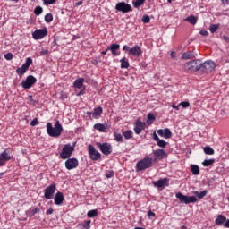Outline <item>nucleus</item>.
<instances>
[{"label": "nucleus", "mask_w": 229, "mask_h": 229, "mask_svg": "<svg viewBox=\"0 0 229 229\" xmlns=\"http://www.w3.org/2000/svg\"><path fill=\"white\" fill-rule=\"evenodd\" d=\"M120 64H121V69H128V67H130V62H128V59H126V57H123L120 60Z\"/></svg>", "instance_id": "29"}, {"label": "nucleus", "mask_w": 229, "mask_h": 229, "mask_svg": "<svg viewBox=\"0 0 229 229\" xmlns=\"http://www.w3.org/2000/svg\"><path fill=\"white\" fill-rule=\"evenodd\" d=\"M64 165L68 171H71L72 169H76V167H78V165H80V162L78 161V158H76V157H72V158L69 157L65 161Z\"/></svg>", "instance_id": "12"}, {"label": "nucleus", "mask_w": 229, "mask_h": 229, "mask_svg": "<svg viewBox=\"0 0 229 229\" xmlns=\"http://www.w3.org/2000/svg\"><path fill=\"white\" fill-rule=\"evenodd\" d=\"M151 19L149 18V15H143L142 17V22H144V24H149Z\"/></svg>", "instance_id": "44"}, {"label": "nucleus", "mask_w": 229, "mask_h": 229, "mask_svg": "<svg viewBox=\"0 0 229 229\" xmlns=\"http://www.w3.org/2000/svg\"><path fill=\"white\" fill-rule=\"evenodd\" d=\"M157 145L158 146V148H165L167 147V142H165V140H164L159 139L157 140Z\"/></svg>", "instance_id": "37"}, {"label": "nucleus", "mask_w": 229, "mask_h": 229, "mask_svg": "<svg viewBox=\"0 0 229 229\" xmlns=\"http://www.w3.org/2000/svg\"><path fill=\"white\" fill-rule=\"evenodd\" d=\"M148 219H153V217H155V213H153V211L149 210L148 212Z\"/></svg>", "instance_id": "51"}, {"label": "nucleus", "mask_w": 229, "mask_h": 229, "mask_svg": "<svg viewBox=\"0 0 229 229\" xmlns=\"http://www.w3.org/2000/svg\"><path fill=\"white\" fill-rule=\"evenodd\" d=\"M160 138L158 137V135L157 134V131L153 132V140H155V142H157V140H159Z\"/></svg>", "instance_id": "52"}, {"label": "nucleus", "mask_w": 229, "mask_h": 229, "mask_svg": "<svg viewBox=\"0 0 229 229\" xmlns=\"http://www.w3.org/2000/svg\"><path fill=\"white\" fill-rule=\"evenodd\" d=\"M144 3H146V0L132 1V4H133L134 8H140V6H142V4H144Z\"/></svg>", "instance_id": "34"}, {"label": "nucleus", "mask_w": 229, "mask_h": 229, "mask_svg": "<svg viewBox=\"0 0 229 229\" xmlns=\"http://www.w3.org/2000/svg\"><path fill=\"white\" fill-rule=\"evenodd\" d=\"M191 171L192 174H194L195 176H198V174H199V166L198 165H191Z\"/></svg>", "instance_id": "31"}, {"label": "nucleus", "mask_w": 229, "mask_h": 229, "mask_svg": "<svg viewBox=\"0 0 229 229\" xmlns=\"http://www.w3.org/2000/svg\"><path fill=\"white\" fill-rule=\"evenodd\" d=\"M72 153H74V146L65 144L60 153V158H62V160H67V158H71V157H72Z\"/></svg>", "instance_id": "5"}, {"label": "nucleus", "mask_w": 229, "mask_h": 229, "mask_svg": "<svg viewBox=\"0 0 229 229\" xmlns=\"http://www.w3.org/2000/svg\"><path fill=\"white\" fill-rule=\"evenodd\" d=\"M172 107L174 108V110H180V105H173Z\"/></svg>", "instance_id": "60"}, {"label": "nucleus", "mask_w": 229, "mask_h": 229, "mask_svg": "<svg viewBox=\"0 0 229 229\" xmlns=\"http://www.w3.org/2000/svg\"><path fill=\"white\" fill-rule=\"evenodd\" d=\"M179 106H182V108H189V106H191V103H189V101L181 102Z\"/></svg>", "instance_id": "45"}, {"label": "nucleus", "mask_w": 229, "mask_h": 229, "mask_svg": "<svg viewBox=\"0 0 229 229\" xmlns=\"http://www.w3.org/2000/svg\"><path fill=\"white\" fill-rule=\"evenodd\" d=\"M216 30H219V24H211L209 26L210 33H216Z\"/></svg>", "instance_id": "39"}, {"label": "nucleus", "mask_w": 229, "mask_h": 229, "mask_svg": "<svg viewBox=\"0 0 229 229\" xmlns=\"http://www.w3.org/2000/svg\"><path fill=\"white\" fill-rule=\"evenodd\" d=\"M31 64H33V59H31V57H28L21 67H18L16 69V74H18V76H24V74H26V71L30 69V65H31Z\"/></svg>", "instance_id": "8"}, {"label": "nucleus", "mask_w": 229, "mask_h": 229, "mask_svg": "<svg viewBox=\"0 0 229 229\" xmlns=\"http://www.w3.org/2000/svg\"><path fill=\"white\" fill-rule=\"evenodd\" d=\"M6 165V161L3 160L1 157H0V167H3Z\"/></svg>", "instance_id": "55"}, {"label": "nucleus", "mask_w": 229, "mask_h": 229, "mask_svg": "<svg viewBox=\"0 0 229 229\" xmlns=\"http://www.w3.org/2000/svg\"><path fill=\"white\" fill-rule=\"evenodd\" d=\"M1 176H4V172L0 173V178Z\"/></svg>", "instance_id": "64"}, {"label": "nucleus", "mask_w": 229, "mask_h": 229, "mask_svg": "<svg viewBox=\"0 0 229 229\" xmlns=\"http://www.w3.org/2000/svg\"><path fill=\"white\" fill-rule=\"evenodd\" d=\"M114 137L116 142H123V135L121 133H114Z\"/></svg>", "instance_id": "40"}, {"label": "nucleus", "mask_w": 229, "mask_h": 229, "mask_svg": "<svg viewBox=\"0 0 229 229\" xmlns=\"http://www.w3.org/2000/svg\"><path fill=\"white\" fill-rule=\"evenodd\" d=\"M214 162H216V159H205L202 162V165H204V167H209V165H212Z\"/></svg>", "instance_id": "35"}, {"label": "nucleus", "mask_w": 229, "mask_h": 229, "mask_svg": "<svg viewBox=\"0 0 229 229\" xmlns=\"http://www.w3.org/2000/svg\"><path fill=\"white\" fill-rule=\"evenodd\" d=\"M153 158L144 157L136 164V169L137 171H146V169L153 167Z\"/></svg>", "instance_id": "3"}, {"label": "nucleus", "mask_w": 229, "mask_h": 229, "mask_svg": "<svg viewBox=\"0 0 229 229\" xmlns=\"http://www.w3.org/2000/svg\"><path fill=\"white\" fill-rule=\"evenodd\" d=\"M198 54L194 51H188L182 54V60H192V58H196Z\"/></svg>", "instance_id": "23"}, {"label": "nucleus", "mask_w": 229, "mask_h": 229, "mask_svg": "<svg viewBox=\"0 0 229 229\" xmlns=\"http://www.w3.org/2000/svg\"><path fill=\"white\" fill-rule=\"evenodd\" d=\"M106 178H114V170L107 171L106 174Z\"/></svg>", "instance_id": "47"}, {"label": "nucleus", "mask_w": 229, "mask_h": 229, "mask_svg": "<svg viewBox=\"0 0 229 229\" xmlns=\"http://www.w3.org/2000/svg\"><path fill=\"white\" fill-rule=\"evenodd\" d=\"M152 153L154 155L153 162H157V160H164V157H167V153H165V150L160 148L153 150Z\"/></svg>", "instance_id": "17"}, {"label": "nucleus", "mask_w": 229, "mask_h": 229, "mask_svg": "<svg viewBox=\"0 0 229 229\" xmlns=\"http://www.w3.org/2000/svg\"><path fill=\"white\" fill-rule=\"evenodd\" d=\"M154 187L161 189V187H169V178L165 177L153 182Z\"/></svg>", "instance_id": "18"}, {"label": "nucleus", "mask_w": 229, "mask_h": 229, "mask_svg": "<svg viewBox=\"0 0 229 229\" xmlns=\"http://www.w3.org/2000/svg\"><path fill=\"white\" fill-rule=\"evenodd\" d=\"M200 64L201 60L195 59L190 62H187L184 64V71L187 72H198V71H200Z\"/></svg>", "instance_id": "2"}, {"label": "nucleus", "mask_w": 229, "mask_h": 229, "mask_svg": "<svg viewBox=\"0 0 229 229\" xmlns=\"http://www.w3.org/2000/svg\"><path fill=\"white\" fill-rule=\"evenodd\" d=\"M35 83H37V78H35L33 75L27 76L26 80H23L21 83V86L22 89H31Z\"/></svg>", "instance_id": "9"}, {"label": "nucleus", "mask_w": 229, "mask_h": 229, "mask_svg": "<svg viewBox=\"0 0 229 229\" xmlns=\"http://www.w3.org/2000/svg\"><path fill=\"white\" fill-rule=\"evenodd\" d=\"M123 51L128 53V55H132L133 56H137V58L142 56V48L139 45H135L133 47H130L127 45L123 47Z\"/></svg>", "instance_id": "6"}, {"label": "nucleus", "mask_w": 229, "mask_h": 229, "mask_svg": "<svg viewBox=\"0 0 229 229\" xmlns=\"http://www.w3.org/2000/svg\"><path fill=\"white\" fill-rule=\"evenodd\" d=\"M88 151L91 160H101V153L96 150V148H94L92 145L88 146Z\"/></svg>", "instance_id": "15"}, {"label": "nucleus", "mask_w": 229, "mask_h": 229, "mask_svg": "<svg viewBox=\"0 0 229 229\" xmlns=\"http://www.w3.org/2000/svg\"><path fill=\"white\" fill-rule=\"evenodd\" d=\"M90 223H92V221L90 220H87L84 222V225H83V228L85 229H90Z\"/></svg>", "instance_id": "46"}, {"label": "nucleus", "mask_w": 229, "mask_h": 229, "mask_svg": "<svg viewBox=\"0 0 229 229\" xmlns=\"http://www.w3.org/2000/svg\"><path fill=\"white\" fill-rule=\"evenodd\" d=\"M64 193L62 191H58L54 198L55 205H62L64 203Z\"/></svg>", "instance_id": "24"}, {"label": "nucleus", "mask_w": 229, "mask_h": 229, "mask_svg": "<svg viewBox=\"0 0 229 229\" xmlns=\"http://www.w3.org/2000/svg\"><path fill=\"white\" fill-rule=\"evenodd\" d=\"M62 131H64V127L62 126V123H60V121L57 120L55 123L54 127L53 123H47V133L49 137H60V135H62Z\"/></svg>", "instance_id": "1"}, {"label": "nucleus", "mask_w": 229, "mask_h": 229, "mask_svg": "<svg viewBox=\"0 0 229 229\" xmlns=\"http://www.w3.org/2000/svg\"><path fill=\"white\" fill-rule=\"evenodd\" d=\"M37 124H38V118H34V119L30 122V126H37Z\"/></svg>", "instance_id": "49"}, {"label": "nucleus", "mask_w": 229, "mask_h": 229, "mask_svg": "<svg viewBox=\"0 0 229 229\" xmlns=\"http://www.w3.org/2000/svg\"><path fill=\"white\" fill-rule=\"evenodd\" d=\"M217 226H223L224 228H229V219H226V216L224 215H218L215 220Z\"/></svg>", "instance_id": "16"}, {"label": "nucleus", "mask_w": 229, "mask_h": 229, "mask_svg": "<svg viewBox=\"0 0 229 229\" xmlns=\"http://www.w3.org/2000/svg\"><path fill=\"white\" fill-rule=\"evenodd\" d=\"M84 81H85V79L79 78V79L75 80V81L73 82V87L75 89H82Z\"/></svg>", "instance_id": "27"}, {"label": "nucleus", "mask_w": 229, "mask_h": 229, "mask_svg": "<svg viewBox=\"0 0 229 229\" xmlns=\"http://www.w3.org/2000/svg\"><path fill=\"white\" fill-rule=\"evenodd\" d=\"M146 128V123H142L140 120H137L135 122V126H134V131L136 135H140L142 133V130Z\"/></svg>", "instance_id": "21"}, {"label": "nucleus", "mask_w": 229, "mask_h": 229, "mask_svg": "<svg viewBox=\"0 0 229 229\" xmlns=\"http://www.w3.org/2000/svg\"><path fill=\"white\" fill-rule=\"evenodd\" d=\"M119 49H121V45L117 43H113L107 47V50L111 51L114 56H119V55H121V53L118 52Z\"/></svg>", "instance_id": "22"}, {"label": "nucleus", "mask_w": 229, "mask_h": 229, "mask_svg": "<svg viewBox=\"0 0 229 229\" xmlns=\"http://www.w3.org/2000/svg\"><path fill=\"white\" fill-rule=\"evenodd\" d=\"M38 213V208H35L33 209H30L31 216H35V214Z\"/></svg>", "instance_id": "53"}, {"label": "nucleus", "mask_w": 229, "mask_h": 229, "mask_svg": "<svg viewBox=\"0 0 229 229\" xmlns=\"http://www.w3.org/2000/svg\"><path fill=\"white\" fill-rule=\"evenodd\" d=\"M185 21L186 22L192 24V26H195V24H198V18L192 14L187 17Z\"/></svg>", "instance_id": "28"}, {"label": "nucleus", "mask_w": 229, "mask_h": 229, "mask_svg": "<svg viewBox=\"0 0 229 229\" xmlns=\"http://www.w3.org/2000/svg\"><path fill=\"white\" fill-rule=\"evenodd\" d=\"M81 4H83L82 1H79L75 4V6H81Z\"/></svg>", "instance_id": "61"}, {"label": "nucleus", "mask_w": 229, "mask_h": 229, "mask_svg": "<svg viewBox=\"0 0 229 229\" xmlns=\"http://www.w3.org/2000/svg\"><path fill=\"white\" fill-rule=\"evenodd\" d=\"M4 58H5V60H12V58H13V54L7 53L4 55Z\"/></svg>", "instance_id": "48"}, {"label": "nucleus", "mask_w": 229, "mask_h": 229, "mask_svg": "<svg viewBox=\"0 0 229 229\" xmlns=\"http://www.w3.org/2000/svg\"><path fill=\"white\" fill-rule=\"evenodd\" d=\"M204 153L206 155H214V148H212L210 146H206L204 148Z\"/></svg>", "instance_id": "36"}, {"label": "nucleus", "mask_w": 229, "mask_h": 229, "mask_svg": "<svg viewBox=\"0 0 229 229\" xmlns=\"http://www.w3.org/2000/svg\"><path fill=\"white\" fill-rule=\"evenodd\" d=\"M45 21H47V23L53 22V14H51V13H47V14L45 15Z\"/></svg>", "instance_id": "42"}, {"label": "nucleus", "mask_w": 229, "mask_h": 229, "mask_svg": "<svg viewBox=\"0 0 229 229\" xmlns=\"http://www.w3.org/2000/svg\"><path fill=\"white\" fill-rule=\"evenodd\" d=\"M115 10L116 12H122V13H128L133 11L131 5L126 2H119L116 4Z\"/></svg>", "instance_id": "10"}, {"label": "nucleus", "mask_w": 229, "mask_h": 229, "mask_svg": "<svg viewBox=\"0 0 229 229\" xmlns=\"http://www.w3.org/2000/svg\"><path fill=\"white\" fill-rule=\"evenodd\" d=\"M175 197L177 198V199H179L181 203H185V205L196 203V201H198V199L195 196L189 197L187 195H183L182 192H177L175 194Z\"/></svg>", "instance_id": "7"}, {"label": "nucleus", "mask_w": 229, "mask_h": 229, "mask_svg": "<svg viewBox=\"0 0 229 229\" xmlns=\"http://www.w3.org/2000/svg\"><path fill=\"white\" fill-rule=\"evenodd\" d=\"M216 69V62L212 60H207L204 63L200 61V72H204V74H208V72H212Z\"/></svg>", "instance_id": "4"}, {"label": "nucleus", "mask_w": 229, "mask_h": 229, "mask_svg": "<svg viewBox=\"0 0 229 229\" xmlns=\"http://www.w3.org/2000/svg\"><path fill=\"white\" fill-rule=\"evenodd\" d=\"M55 192H56V184L52 183L44 190L45 199H53L55 198Z\"/></svg>", "instance_id": "11"}, {"label": "nucleus", "mask_w": 229, "mask_h": 229, "mask_svg": "<svg viewBox=\"0 0 229 229\" xmlns=\"http://www.w3.org/2000/svg\"><path fill=\"white\" fill-rule=\"evenodd\" d=\"M103 114V107L98 106L93 109V112H87V115H91L92 119H99Z\"/></svg>", "instance_id": "19"}, {"label": "nucleus", "mask_w": 229, "mask_h": 229, "mask_svg": "<svg viewBox=\"0 0 229 229\" xmlns=\"http://www.w3.org/2000/svg\"><path fill=\"white\" fill-rule=\"evenodd\" d=\"M45 37H47V29H37L33 33H32V38L34 40H42Z\"/></svg>", "instance_id": "13"}, {"label": "nucleus", "mask_w": 229, "mask_h": 229, "mask_svg": "<svg viewBox=\"0 0 229 229\" xmlns=\"http://www.w3.org/2000/svg\"><path fill=\"white\" fill-rule=\"evenodd\" d=\"M223 40H225V42H229V37L228 36H223Z\"/></svg>", "instance_id": "59"}, {"label": "nucleus", "mask_w": 229, "mask_h": 229, "mask_svg": "<svg viewBox=\"0 0 229 229\" xmlns=\"http://www.w3.org/2000/svg\"><path fill=\"white\" fill-rule=\"evenodd\" d=\"M108 51H110V50H108V48H106V50H104V51H102V55H106V53H108Z\"/></svg>", "instance_id": "63"}, {"label": "nucleus", "mask_w": 229, "mask_h": 229, "mask_svg": "<svg viewBox=\"0 0 229 229\" xmlns=\"http://www.w3.org/2000/svg\"><path fill=\"white\" fill-rule=\"evenodd\" d=\"M94 130H98V131L102 132V133H106V125L103 124V123H96L93 126Z\"/></svg>", "instance_id": "26"}, {"label": "nucleus", "mask_w": 229, "mask_h": 229, "mask_svg": "<svg viewBox=\"0 0 229 229\" xmlns=\"http://www.w3.org/2000/svg\"><path fill=\"white\" fill-rule=\"evenodd\" d=\"M48 53H49V50H47V49H43V50L40 51V55L42 56L47 55Z\"/></svg>", "instance_id": "54"}, {"label": "nucleus", "mask_w": 229, "mask_h": 229, "mask_svg": "<svg viewBox=\"0 0 229 229\" xmlns=\"http://www.w3.org/2000/svg\"><path fill=\"white\" fill-rule=\"evenodd\" d=\"M199 33L202 37H208V31H207V30H201Z\"/></svg>", "instance_id": "50"}, {"label": "nucleus", "mask_w": 229, "mask_h": 229, "mask_svg": "<svg viewBox=\"0 0 229 229\" xmlns=\"http://www.w3.org/2000/svg\"><path fill=\"white\" fill-rule=\"evenodd\" d=\"M97 146L103 155H112V145L110 143H97Z\"/></svg>", "instance_id": "14"}, {"label": "nucleus", "mask_w": 229, "mask_h": 229, "mask_svg": "<svg viewBox=\"0 0 229 229\" xmlns=\"http://www.w3.org/2000/svg\"><path fill=\"white\" fill-rule=\"evenodd\" d=\"M43 1V4L45 6H49V4H56V0H42Z\"/></svg>", "instance_id": "41"}, {"label": "nucleus", "mask_w": 229, "mask_h": 229, "mask_svg": "<svg viewBox=\"0 0 229 229\" xmlns=\"http://www.w3.org/2000/svg\"><path fill=\"white\" fill-rule=\"evenodd\" d=\"M157 119V117H155V114H153L152 113H148L147 115V123L148 124H153V122Z\"/></svg>", "instance_id": "33"}, {"label": "nucleus", "mask_w": 229, "mask_h": 229, "mask_svg": "<svg viewBox=\"0 0 229 229\" xmlns=\"http://www.w3.org/2000/svg\"><path fill=\"white\" fill-rule=\"evenodd\" d=\"M97 216H98V209H92L88 211L87 213L88 217H97Z\"/></svg>", "instance_id": "38"}, {"label": "nucleus", "mask_w": 229, "mask_h": 229, "mask_svg": "<svg viewBox=\"0 0 229 229\" xmlns=\"http://www.w3.org/2000/svg\"><path fill=\"white\" fill-rule=\"evenodd\" d=\"M83 94H85V88L81 90L79 93H77V96H83Z\"/></svg>", "instance_id": "58"}, {"label": "nucleus", "mask_w": 229, "mask_h": 229, "mask_svg": "<svg viewBox=\"0 0 229 229\" xmlns=\"http://www.w3.org/2000/svg\"><path fill=\"white\" fill-rule=\"evenodd\" d=\"M157 134L164 139H171V137H173V132H171L169 128L157 130Z\"/></svg>", "instance_id": "20"}, {"label": "nucleus", "mask_w": 229, "mask_h": 229, "mask_svg": "<svg viewBox=\"0 0 229 229\" xmlns=\"http://www.w3.org/2000/svg\"><path fill=\"white\" fill-rule=\"evenodd\" d=\"M208 191L207 190H204L203 191H193V194H195V196H197V198H199V199H203L205 198V196H207V193Z\"/></svg>", "instance_id": "30"}, {"label": "nucleus", "mask_w": 229, "mask_h": 229, "mask_svg": "<svg viewBox=\"0 0 229 229\" xmlns=\"http://www.w3.org/2000/svg\"><path fill=\"white\" fill-rule=\"evenodd\" d=\"M0 158L4 162H9V160H12V156H10V149L5 148L4 151L0 154Z\"/></svg>", "instance_id": "25"}, {"label": "nucleus", "mask_w": 229, "mask_h": 229, "mask_svg": "<svg viewBox=\"0 0 229 229\" xmlns=\"http://www.w3.org/2000/svg\"><path fill=\"white\" fill-rule=\"evenodd\" d=\"M42 12H44V9L42 7H40V6H37L34 9L35 15H40L42 13Z\"/></svg>", "instance_id": "43"}, {"label": "nucleus", "mask_w": 229, "mask_h": 229, "mask_svg": "<svg viewBox=\"0 0 229 229\" xmlns=\"http://www.w3.org/2000/svg\"><path fill=\"white\" fill-rule=\"evenodd\" d=\"M222 4H229V0H222Z\"/></svg>", "instance_id": "62"}, {"label": "nucleus", "mask_w": 229, "mask_h": 229, "mask_svg": "<svg viewBox=\"0 0 229 229\" xmlns=\"http://www.w3.org/2000/svg\"><path fill=\"white\" fill-rule=\"evenodd\" d=\"M170 56L172 57V58H176V52H174V51H172L171 52V54H170Z\"/></svg>", "instance_id": "57"}, {"label": "nucleus", "mask_w": 229, "mask_h": 229, "mask_svg": "<svg viewBox=\"0 0 229 229\" xmlns=\"http://www.w3.org/2000/svg\"><path fill=\"white\" fill-rule=\"evenodd\" d=\"M123 135L124 139H127L128 140L130 139H133V131L127 130V131H123Z\"/></svg>", "instance_id": "32"}, {"label": "nucleus", "mask_w": 229, "mask_h": 229, "mask_svg": "<svg viewBox=\"0 0 229 229\" xmlns=\"http://www.w3.org/2000/svg\"><path fill=\"white\" fill-rule=\"evenodd\" d=\"M53 212H54L53 208H50L48 210H47V215L51 216V214H53Z\"/></svg>", "instance_id": "56"}]
</instances>
